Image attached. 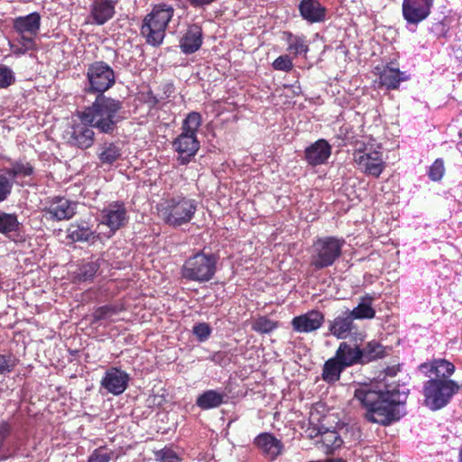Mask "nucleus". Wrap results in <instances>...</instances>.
<instances>
[{"label":"nucleus","instance_id":"nucleus-1","mask_svg":"<svg viewBox=\"0 0 462 462\" xmlns=\"http://www.w3.org/2000/svg\"><path fill=\"white\" fill-rule=\"evenodd\" d=\"M354 398L366 409L365 419L373 423L388 426L405 414L407 393L400 391L398 385L388 384L383 390L359 385Z\"/></svg>","mask_w":462,"mask_h":462},{"label":"nucleus","instance_id":"nucleus-2","mask_svg":"<svg viewBox=\"0 0 462 462\" xmlns=\"http://www.w3.org/2000/svg\"><path fill=\"white\" fill-rule=\"evenodd\" d=\"M78 116L80 121L106 134H112L125 118L123 103L104 94H98L95 101Z\"/></svg>","mask_w":462,"mask_h":462},{"label":"nucleus","instance_id":"nucleus-3","mask_svg":"<svg viewBox=\"0 0 462 462\" xmlns=\"http://www.w3.org/2000/svg\"><path fill=\"white\" fill-rule=\"evenodd\" d=\"M198 208L195 199L183 195L168 196L156 207L158 217L171 227L187 225L193 219Z\"/></svg>","mask_w":462,"mask_h":462},{"label":"nucleus","instance_id":"nucleus-4","mask_svg":"<svg viewBox=\"0 0 462 462\" xmlns=\"http://www.w3.org/2000/svg\"><path fill=\"white\" fill-rule=\"evenodd\" d=\"M202 125L201 115L198 112H190L182 122L181 133L173 141L172 145L178 152L180 164L185 165L195 156L199 149V142L197 138L199 128Z\"/></svg>","mask_w":462,"mask_h":462},{"label":"nucleus","instance_id":"nucleus-5","mask_svg":"<svg viewBox=\"0 0 462 462\" xmlns=\"http://www.w3.org/2000/svg\"><path fill=\"white\" fill-rule=\"evenodd\" d=\"M346 241L334 236L318 237L310 250V266L320 271L334 265L340 258Z\"/></svg>","mask_w":462,"mask_h":462},{"label":"nucleus","instance_id":"nucleus-6","mask_svg":"<svg viewBox=\"0 0 462 462\" xmlns=\"http://www.w3.org/2000/svg\"><path fill=\"white\" fill-rule=\"evenodd\" d=\"M173 13L174 9L170 5H154L152 11L145 17L142 26V34L146 37L148 43L156 46L162 42L165 29L172 18Z\"/></svg>","mask_w":462,"mask_h":462},{"label":"nucleus","instance_id":"nucleus-7","mask_svg":"<svg viewBox=\"0 0 462 462\" xmlns=\"http://www.w3.org/2000/svg\"><path fill=\"white\" fill-rule=\"evenodd\" d=\"M460 389L459 384L450 379H430L423 386L424 403L431 411L445 407Z\"/></svg>","mask_w":462,"mask_h":462},{"label":"nucleus","instance_id":"nucleus-8","mask_svg":"<svg viewBox=\"0 0 462 462\" xmlns=\"http://www.w3.org/2000/svg\"><path fill=\"white\" fill-rule=\"evenodd\" d=\"M217 270V258L203 252L189 257L181 268L182 278L198 282L210 281Z\"/></svg>","mask_w":462,"mask_h":462},{"label":"nucleus","instance_id":"nucleus-9","mask_svg":"<svg viewBox=\"0 0 462 462\" xmlns=\"http://www.w3.org/2000/svg\"><path fill=\"white\" fill-rule=\"evenodd\" d=\"M88 91L104 94L115 83V73L110 66L103 61H97L88 68Z\"/></svg>","mask_w":462,"mask_h":462},{"label":"nucleus","instance_id":"nucleus-10","mask_svg":"<svg viewBox=\"0 0 462 462\" xmlns=\"http://www.w3.org/2000/svg\"><path fill=\"white\" fill-rule=\"evenodd\" d=\"M13 25L14 31L21 36L23 45L26 49H32L34 46L33 39L41 26V15L33 12L24 16L16 17Z\"/></svg>","mask_w":462,"mask_h":462},{"label":"nucleus","instance_id":"nucleus-11","mask_svg":"<svg viewBox=\"0 0 462 462\" xmlns=\"http://www.w3.org/2000/svg\"><path fill=\"white\" fill-rule=\"evenodd\" d=\"M127 221V213L125 204L114 201L105 207L100 213L99 225L109 228L110 236L114 235Z\"/></svg>","mask_w":462,"mask_h":462},{"label":"nucleus","instance_id":"nucleus-12","mask_svg":"<svg viewBox=\"0 0 462 462\" xmlns=\"http://www.w3.org/2000/svg\"><path fill=\"white\" fill-rule=\"evenodd\" d=\"M433 3L434 0H403V18L408 23L417 25L430 14Z\"/></svg>","mask_w":462,"mask_h":462},{"label":"nucleus","instance_id":"nucleus-13","mask_svg":"<svg viewBox=\"0 0 462 462\" xmlns=\"http://www.w3.org/2000/svg\"><path fill=\"white\" fill-rule=\"evenodd\" d=\"M77 203L64 197L53 198L44 208L47 219L54 221L69 220L76 214Z\"/></svg>","mask_w":462,"mask_h":462},{"label":"nucleus","instance_id":"nucleus-14","mask_svg":"<svg viewBox=\"0 0 462 462\" xmlns=\"http://www.w3.org/2000/svg\"><path fill=\"white\" fill-rule=\"evenodd\" d=\"M5 176L11 179V183L18 185L28 184L26 179H32L35 172L34 165L32 162L26 160V158H19L10 162L8 167L1 169Z\"/></svg>","mask_w":462,"mask_h":462},{"label":"nucleus","instance_id":"nucleus-15","mask_svg":"<svg viewBox=\"0 0 462 462\" xmlns=\"http://www.w3.org/2000/svg\"><path fill=\"white\" fill-rule=\"evenodd\" d=\"M66 237L72 243L94 244L99 239V234L86 220H77L67 227Z\"/></svg>","mask_w":462,"mask_h":462},{"label":"nucleus","instance_id":"nucleus-16","mask_svg":"<svg viewBox=\"0 0 462 462\" xmlns=\"http://www.w3.org/2000/svg\"><path fill=\"white\" fill-rule=\"evenodd\" d=\"M129 380L130 377L126 372L111 367L105 373L101 380V386L109 393L120 395L126 390Z\"/></svg>","mask_w":462,"mask_h":462},{"label":"nucleus","instance_id":"nucleus-17","mask_svg":"<svg viewBox=\"0 0 462 462\" xmlns=\"http://www.w3.org/2000/svg\"><path fill=\"white\" fill-rule=\"evenodd\" d=\"M88 123L74 124L67 132L68 143L80 149H88L94 143L95 133Z\"/></svg>","mask_w":462,"mask_h":462},{"label":"nucleus","instance_id":"nucleus-18","mask_svg":"<svg viewBox=\"0 0 462 462\" xmlns=\"http://www.w3.org/2000/svg\"><path fill=\"white\" fill-rule=\"evenodd\" d=\"M324 321L325 317L320 311L311 310L294 317L291 320V326L298 333H310L319 329Z\"/></svg>","mask_w":462,"mask_h":462},{"label":"nucleus","instance_id":"nucleus-19","mask_svg":"<svg viewBox=\"0 0 462 462\" xmlns=\"http://www.w3.org/2000/svg\"><path fill=\"white\" fill-rule=\"evenodd\" d=\"M331 145L325 139H319L305 149V160L310 166H318L328 162L331 155Z\"/></svg>","mask_w":462,"mask_h":462},{"label":"nucleus","instance_id":"nucleus-20","mask_svg":"<svg viewBox=\"0 0 462 462\" xmlns=\"http://www.w3.org/2000/svg\"><path fill=\"white\" fill-rule=\"evenodd\" d=\"M300 16L310 23L325 21L327 9L319 0H300L298 5Z\"/></svg>","mask_w":462,"mask_h":462},{"label":"nucleus","instance_id":"nucleus-21","mask_svg":"<svg viewBox=\"0 0 462 462\" xmlns=\"http://www.w3.org/2000/svg\"><path fill=\"white\" fill-rule=\"evenodd\" d=\"M362 356L359 346L341 342L334 357L346 368L356 364H364Z\"/></svg>","mask_w":462,"mask_h":462},{"label":"nucleus","instance_id":"nucleus-22","mask_svg":"<svg viewBox=\"0 0 462 462\" xmlns=\"http://www.w3.org/2000/svg\"><path fill=\"white\" fill-rule=\"evenodd\" d=\"M115 14V4L112 0H92L90 18L92 23L102 25L110 20Z\"/></svg>","mask_w":462,"mask_h":462},{"label":"nucleus","instance_id":"nucleus-23","mask_svg":"<svg viewBox=\"0 0 462 462\" xmlns=\"http://www.w3.org/2000/svg\"><path fill=\"white\" fill-rule=\"evenodd\" d=\"M354 161L362 171L374 177H379L384 169L383 152L376 155L365 153V155L355 156Z\"/></svg>","mask_w":462,"mask_h":462},{"label":"nucleus","instance_id":"nucleus-24","mask_svg":"<svg viewBox=\"0 0 462 462\" xmlns=\"http://www.w3.org/2000/svg\"><path fill=\"white\" fill-rule=\"evenodd\" d=\"M202 44V29L198 24H191L180 40V49L186 54L197 51Z\"/></svg>","mask_w":462,"mask_h":462},{"label":"nucleus","instance_id":"nucleus-25","mask_svg":"<svg viewBox=\"0 0 462 462\" xmlns=\"http://www.w3.org/2000/svg\"><path fill=\"white\" fill-rule=\"evenodd\" d=\"M255 446L271 459L277 457L282 449L281 440L271 433H261L254 439Z\"/></svg>","mask_w":462,"mask_h":462},{"label":"nucleus","instance_id":"nucleus-26","mask_svg":"<svg viewBox=\"0 0 462 462\" xmlns=\"http://www.w3.org/2000/svg\"><path fill=\"white\" fill-rule=\"evenodd\" d=\"M226 394L223 391L207 390L197 397L196 405L201 410H211L226 402Z\"/></svg>","mask_w":462,"mask_h":462},{"label":"nucleus","instance_id":"nucleus-27","mask_svg":"<svg viewBox=\"0 0 462 462\" xmlns=\"http://www.w3.org/2000/svg\"><path fill=\"white\" fill-rule=\"evenodd\" d=\"M353 321L347 310L330 322L329 331L337 338H346L354 328Z\"/></svg>","mask_w":462,"mask_h":462},{"label":"nucleus","instance_id":"nucleus-28","mask_svg":"<svg viewBox=\"0 0 462 462\" xmlns=\"http://www.w3.org/2000/svg\"><path fill=\"white\" fill-rule=\"evenodd\" d=\"M122 146L118 143H104L97 149V158L101 165H112L122 158Z\"/></svg>","mask_w":462,"mask_h":462},{"label":"nucleus","instance_id":"nucleus-29","mask_svg":"<svg viewBox=\"0 0 462 462\" xmlns=\"http://www.w3.org/2000/svg\"><path fill=\"white\" fill-rule=\"evenodd\" d=\"M21 227L22 224L15 214L0 212V233L5 237L15 240Z\"/></svg>","mask_w":462,"mask_h":462},{"label":"nucleus","instance_id":"nucleus-30","mask_svg":"<svg viewBox=\"0 0 462 462\" xmlns=\"http://www.w3.org/2000/svg\"><path fill=\"white\" fill-rule=\"evenodd\" d=\"M408 77L398 69L386 67L380 74V83L388 89H396L402 81L407 80Z\"/></svg>","mask_w":462,"mask_h":462},{"label":"nucleus","instance_id":"nucleus-31","mask_svg":"<svg viewBox=\"0 0 462 462\" xmlns=\"http://www.w3.org/2000/svg\"><path fill=\"white\" fill-rule=\"evenodd\" d=\"M284 40L288 44V51L295 56L309 51L307 37L300 34H293L291 32H283Z\"/></svg>","mask_w":462,"mask_h":462},{"label":"nucleus","instance_id":"nucleus-32","mask_svg":"<svg viewBox=\"0 0 462 462\" xmlns=\"http://www.w3.org/2000/svg\"><path fill=\"white\" fill-rule=\"evenodd\" d=\"M346 368L333 356L323 365L322 379L328 383L333 384L340 379L342 372Z\"/></svg>","mask_w":462,"mask_h":462},{"label":"nucleus","instance_id":"nucleus-33","mask_svg":"<svg viewBox=\"0 0 462 462\" xmlns=\"http://www.w3.org/2000/svg\"><path fill=\"white\" fill-rule=\"evenodd\" d=\"M430 367L435 379H448L455 372V365L446 359H436L430 363Z\"/></svg>","mask_w":462,"mask_h":462},{"label":"nucleus","instance_id":"nucleus-34","mask_svg":"<svg viewBox=\"0 0 462 462\" xmlns=\"http://www.w3.org/2000/svg\"><path fill=\"white\" fill-rule=\"evenodd\" d=\"M100 268V260H91L83 263L76 273L79 282L92 281Z\"/></svg>","mask_w":462,"mask_h":462},{"label":"nucleus","instance_id":"nucleus-35","mask_svg":"<svg viewBox=\"0 0 462 462\" xmlns=\"http://www.w3.org/2000/svg\"><path fill=\"white\" fill-rule=\"evenodd\" d=\"M348 313L353 319H373L375 316V310L372 308V299L365 298L362 301Z\"/></svg>","mask_w":462,"mask_h":462},{"label":"nucleus","instance_id":"nucleus-36","mask_svg":"<svg viewBox=\"0 0 462 462\" xmlns=\"http://www.w3.org/2000/svg\"><path fill=\"white\" fill-rule=\"evenodd\" d=\"M361 352L364 363H369L373 360L383 357L384 354V347L376 341H371L368 342L363 349H361Z\"/></svg>","mask_w":462,"mask_h":462},{"label":"nucleus","instance_id":"nucleus-37","mask_svg":"<svg viewBox=\"0 0 462 462\" xmlns=\"http://www.w3.org/2000/svg\"><path fill=\"white\" fill-rule=\"evenodd\" d=\"M121 309L116 305H105L97 308L93 313L92 323H96L100 320L110 319L113 316L118 314Z\"/></svg>","mask_w":462,"mask_h":462},{"label":"nucleus","instance_id":"nucleus-38","mask_svg":"<svg viewBox=\"0 0 462 462\" xmlns=\"http://www.w3.org/2000/svg\"><path fill=\"white\" fill-rule=\"evenodd\" d=\"M278 323L264 316L256 319L252 326V328L261 334H268L277 328Z\"/></svg>","mask_w":462,"mask_h":462},{"label":"nucleus","instance_id":"nucleus-39","mask_svg":"<svg viewBox=\"0 0 462 462\" xmlns=\"http://www.w3.org/2000/svg\"><path fill=\"white\" fill-rule=\"evenodd\" d=\"M382 152V147L380 144L373 143H362L356 144V149L355 151L354 157L365 155V153H367L368 155H376Z\"/></svg>","mask_w":462,"mask_h":462},{"label":"nucleus","instance_id":"nucleus-40","mask_svg":"<svg viewBox=\"0 0 462 462\" xmlns=\"http://www.w3.org/2000/svg\"><path fill=\"white\" fill-rule=\"evenodd\" d=\"M15 81V76L14 71L5 66H0V88H6Z\"/></svg>","mask_w":462,"mask_h":462},{"label":"nucleus","instance_id":"nucleus-41","mask_svg":"<svg viewBox=\"0 0 462 462\" xmlns=\"http://www.w3.org/2000/svg\"><path fill=\"white\" fill-rule=\"evenodd\" d=\"M11 179L0 170V203L6 200L12 192Z\"/></svg>","mask_w":462,"mask_h":462},{"label":"nucleus","instance_id":"nucleus-42","mask_svg":"<svg viewBox=\"0 0 462 462\" xmlns=\"http://www.w3.org/2000/svg\"><path fill=\"white\" fill-rule=\"evenodd\" d=\"M445 168L444 162L441 159H437L430 167L429 177L433 181H438L442 179Z\"/></svg>","mask_w":462,"mask_h":462},{"label":"nucleus","instance_id":"nucleus-43","mask_svg":"<svg viewBox=\"0 0 462 462\" xmlns=\"http://www.w3.org/2000/svg\"><path fill=\"white\" fill-rule=\"evenodd\" d=\"M156 459L160 462H180V458L171 448H163L155 452Z\"/></svg>","mask_w":462,"mask_h":462},{"label":"nucleus","instance_id":"nucleus-44","mask_svg":"<svg viewBox=\"0 0 462 462\" xmlns=\"http://www.w3.org/2000/svg\"><path fill=\"white\" fill-rule=\"evenodd\" d=\"M16 359L12 356L0 355V374H5L14 370Z\"/></svg>","mask_w":462,"mask_h":462},{"label":"nucleus","instance_id":"nucleus-45","mask_svg":"<svg viewBox=\"0 0 462 462\" xmlns=\"http://www.w3.org/2000/svg\"><path fill=\"white\" fill-rule=\"evenodd\" d=\"M193 333L200 342L206 341L211 333V328L207 323H199L193 327Z\"/></svg>","mask_w":462,"mask_h":462},{"label":"nucleus","instance_id":"nucleus-46","mask_svg":"<svg viewBox=\"0 0 462 462\" xmlns=\"http://www.w3.org/2000/svg\"><path fill=\"white\" fill-rule=\"evenodd\" d=\"M322 442L327 447L338 448L342 444V440L336 431H327L322 435Z\"/></svg>","mask_w":462,"mask_h":462},{"label":"nucleus","instance_id":"nucleus-47","mask_svg":"<svg viewBox=\"0 0 462 462\" xmlns=\"http://www.w3.org/2000/svg\"><path fill=\"white\" fill-rule=\"evenodd\" d=\"M292 61L287 55L279 56L273 62V67L276 70L289 71L292 69Z\"/></svg>","mask_w":462,"mask_h":462},{"label":"nucleus","instance_id":"nucleus-48","mask_svg":"<svg viewBox=\"0 0 462 462\" xmlns=\"http://www.w3.org/2000/svg\"><path fill=\"white\" fill-rule=\"evenodd\" d=\"M111 454L106 452L103 448L95 449L88 457V462H109Z\"/></svg>","mask_w":462,"mask_h":462},{"label":"nucleus","instance_id":"nucleus-49","mask_svg":"<svg viewBox=\"0 0 462 462\" xmlns=\"http://www.w3.org/2000/svg\"><path fill=\"white\" fill-rule=\"evenodd\" d=\"M174 91V87L172 84H165L163 85V92L165 94V97H169Z\"/></svg>","mask_w":462,"mask_h":462},{"label":"nucleus","instance_id":"nucleus-50","mask_svg":"<svg viewBox=\"0 0 462 462\" xmlns=\"http://www.w3.org/2000/svg\"><path fill=\"white\" fill-rule=\"evenodd\" d=\"M6 434H7V429H6V427L5 426V427H4V430H2V431L0 432V441H2V440L5 439V435H6Z\"/></svg>","mask_w":462,"mask_h":462},{"label":"nucleus","instance_id":"nucleus-51","mask_svg":"<svg viewBox=\"0 0 462 462\" xmlns=\"http://www.w3.org/2000/svg\"><path fill=\"white\" fill-rule=\"evenodd\" d=\"M458 461L462 462V445L459 448Z\"/></svg>","mask_w":462,"mask_h":462},{"label":"nucleus","instance_id":"nucleus-52","mask_svg":"<svg viewBox=\"0 0 462 462\" xmlns=\"http://www.w3.org/2000/svg\"><path fill=\"white\" fill-rule=\"evenodd\" d=\"M421 367H427V364L421 365Z\"/></svg>","mask_w":462,"mask_h":462}]
</instances>
